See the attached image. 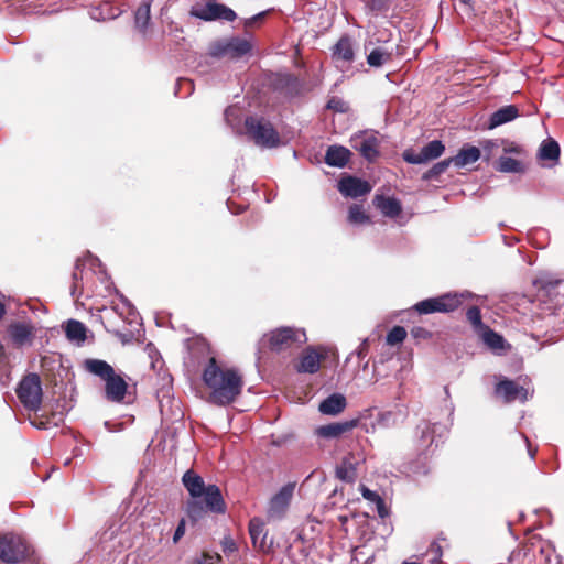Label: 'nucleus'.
Returning <instances> with one entry per match:
<instances>
[{
  "label": "nucleus",
  "mask_w": 564,
  "mask_h": 564,
  "mask_svg": "<svg viewBox=\"0 0 564 564\" xmlns=\"http://www.w3.org/2000/svg\"><path fill=\"white\" fill-rule=\"evenodd\" d=\"M51 424V421L50 419H46L45 421L42 420L40 421L39 423H35V425L39 427V429H47Z\"/></svg>",
  "instance_id": "obj_48"
},
{
  "label": "nucleus",
  "mask_w": 564,
  "mask_h": 564,
  "mask_svg": "<svg viewBox=\"0 0 564 564\" xmlns=\"http://www.w3.org/2000/svg\"><path fill=\"white\" fill-rule=\"evenodd\" d=\"M352 147L369 162L379 156L380 141L375 134L356 135L351 139Z\"/></svg>",
  "instance_id": "obj_16"
},
{
  "label": "nucleus",
  "mask_w": 564,
  "mask_h": 564,
  "mask_svg": "<svg viewBox=\"0 0 564 564\" xmlns=\"http://www.w3.org/2000/svg\"><path fill=\"white\" fill-rule=\"evenodd\" d=\"M307 340L304 329L282 326L264 334L261 345L273 352L300 348Z\"/></svg>",
  "instance_id": "obj_4"
},
{
  "label": "nucleus",
  "mask_w": 564,
  "mask_h": 564,
  "mask_svg": "<svg viewBox=\"0 0 564 564\" xmlns=\"http://www.w3.org/2000/svg\"><path fill=\"white\" fill-rule=\"evenodd\" d=\"M215 558H216L217 561H220V560H221V556H220L219 554H216V555H215Z\"/></svg>",
  "instance_id": "obj_58"
},
{
  "label": "nucleus",
  "mask_w": 564,
  "mask_h": 564,
  "mask_svg": "<svg viewBox=\"0 0 564 564\" xmlns=\"http://www.w3.org/2000/svg\"><path fill=\"white\" fill-rule=\"evenodd\" d=\"M326 108L329 110H333L335 112H340V113L347 112L349 110L348 104L346 101H344L341 98L336 97V96L332 97L327 101Z\"/></svg>",
  "instance_id": "obj_39"
},
{
  "label": "nucleus",
  "mask_w": 564,
  "mask_h": 564,
  "mask_svg": "<svg viewBox=\"0 0 564 564\" xmlns=\"http://www.w3.org/2000/svg\"><path fill=\"white\" fill-rule=\"evenodd\" d=\"M79 268H80V264L77 263L75 271L72 274L73 284L70 288V293H72V296L75 299H78L83 293V289L80 285V281L83 279V276H82L83 271Z\"/></svg>",
  "instance_id": "obj_38"
},
{
  "label": "nucleus",
  "mask_w": 564,
  "mask_h": 564,
  "mask_svg": "<svg viewBox=\"0 0 564 564\" xmlns=\"http://www.w3.org/2000/svg\"><path fill=\"white\" fill-rule=\"evenodd\" d=\"M8 336L15 348L32 346L35 326L31 322H12L7 327Z\"/></svg>",
  "instance_id": "obj_11"
},
{
  "label": "nucleus",
  "mask_w": 564,
  "mask_h": 564,
  "mask_svg": "<svg viewBox=\"0 0 564 564\" xmlns=\"http://www.w3.org/2000/svg\"><path fill=\"white\" fill-rule=\"evenodd\" d=\"M359 423L358 419L343 421V422H333L329 424L321 425L316 427L315 434L318 437L323 438H338L341 435L350 432L355 429Z\"/></svg>",
  "instance_id": "obj_17"
},
{
  "label": "nucleus",
  "mask_w": 564,
  "mask_h": 564,
  "mask_svg": "<svg viewBox=\"0 0 564 564\" xmlns=\"http://www.w3.org/2000/svg\"><path fill=\"white\" fill-rule=\"evenodd\" d=\"M227 547L229 550H235V543L232 541H229V544H227Z\"/></svg>",
  "instance_id": "obj_55"
},
{
  "label": "nucleus",
  "mask_w": 564,
  "mask_h": 564,
  "mask_svg": "<svg viewBox=\"0 0 564 564\" xmlns=\"http://www.w3.org/2000/svg\"><path fill=\"white\" fill-rule=\"evenodd\" d=\"M373 205L386 216L397 218L402 213V206L399 199L394 197H386L383 195H376Z\"/></svg>",
  "instance_id": "obj_21"
},
{
  "label": "nucleus",
  "mask_w": 564,
  "mask_h": 564,
  "mask_svg": "<svg viewBox=\"0 0 564 564\" xmlns=\"http://www.w3.org/2000/svg\"><path fill=\"white\" fill-rule=\"evenodd\" d=\"M84 368L99 377L105 382V397L108 401L115 403L123 402L127 391L128 383L107 361L101 359H86L84 361Z\"/></svg>",
  "instance_id": "obj_3"
},
{
  "label": "nucleus",
  "mask_w": 564,
  "mask_h": 564,
  "mask_svg": "<svg viewBox=\"0 0 564 564\" xmlns=\"http://www.w3.org/2000/svg\"><path fill=\"white\" fill-rule=\"evenodd\" d=\"M501 143L503 144V152L505 153H512L517 155H521L524 150L521 145L517 144L516 142H511L508 140H501Z\"/></svg>",
  "instance_id": "obj_43"
},
{
  "label": "nucleus",
  "mask_w": 564,
  "mask_h": 564,
  "mask_svg": "<svg viewBox=\"0 0 564 564\" xmlns=\"http://www.w3.org/2000/svg\"><path fill=\"white\" fill-rule=\"evenodd\" d=\"M481 338L484 343L490 347L491 349H501L503 348L505 339L501 335L489 328L488 326L485 327L481 332Z\"/></svg>",
  "instance_id": "obj_33"
},
{
  "label": "nucleus",
  "mask_w": 564,
  "mask_h": 564,
  "mask_svg": "<svg viewBox=\"0 0 564 564\" xmlns=\"http://www.w3.org/2000/svg\"><path fill=\"white\" fill-rule=\"evenodd\" d=\"M249 534L254 549L261 552H269L271 543L267 542V531L264 530V523L259 518H252L249 521Z\"/></svg>",
  "instance_id": "obj_18"
},
{
  "label": "nucleus",
  "mask_w": 564,
  "mask_h": 564,
  "mask_svg": "<svg viewBox=\"0 0 564 564\" xmlns=\"http://www.w3.org/2000/svg\"><path fill=\"white\" fill-rule=\"evenodd\" d=\"M360 491H361V495L362 497L368 500V501H371V502H377L380 498H382L379 494H377L376 491L373 490H370L369 488H367L365 485H361L360 487Z\"/></svg>",
  "instance_id": "obj_44"
},
{
  "label": "nucleus",
  "mask_w": 564,
  "mask_h": 564,
  "mask_svg": "<svg viewBox=\"0 0 564 564\" xmlns=\"http://www.w3.org/2000/svg\"><path fill=\"white\" fill-rule=\"evenodd\" d=\"M295 489L294 482L284 485L271 499L267 510L269 520L282 519L291 503Z\"/></svg>",
  "instance_id": "obj_9"
},
{
  "label": "nucleus",
  "mask_w": 564,
  "mask_h": 564,
  "mask_svg": "<svg viewBox=\"0 0 564 564\" xmlns=\"http://www.w3.org/2000/svg\"><path fill=\"white\" fill-rule=\"evenodd\" d=\"M52 417H53V419H56V420L54 421V425H55V426H57V425L59 424V422H63L62 413H59V414H55V413H54V414L52 415Z\"/></svg>",
  "instance_id": "obj_50"
},
{
  "label": "nucleus",
  "mask_w": 564,
  "mask_h": 564,
  "mask_svg": "<svg viewBox=\"0 0 564 564\" xmlns=\"http://www.w3.org/2000/svg\"><path fill=\"white\" fill-rule=\"evenodd\" d=\"M17 395L25 409L36 411L43 395L40 376L36 373L25 376L17 388Z\"/></svg>",
  "instance_id": "obj_7"
},
{
  "label": "nucleus",
  "mask_w": 564,
  "mask_h": 564,
  "mask_svg": "<svg viewBox=\"0 0 564 564\" xmlns=\"http://www.w3.org/2000/svg\"><path fill=\"white\" fill-rule=\"evenodd\" d=\"M35 58H36V61H41V59H42V56H41L40 54H36V55H35Z\"/></svg>",
  "instance_id": "obj_57"
},
{
  "label": "nucleus",
  "mask_w": 564,
  "mask_h": 564,
  "mask_svg": "<svg viewBox=\"0 0 564 564\" xmlns=\"http://www.w3.org/2000/svg\"><path fill=\"white\" fill-rule=\"evenodd\" d=\"M376 508H377V512H378V516L382 519L387 518L389 516V510L386 506V502L383 500V498H380L377 502H376Z\"/></svg>",
  "instance_id": "obj_45"
},
{
  "label": "nucleus",
  "mask_w": 564,
  "mask_h": 564,
  "mask_svg": "<svg viewBox=\"0 0 564 564\" xmlns=\"http://www.w3.org/2000/svg\"><path fill=\"white\" fill-rule=\"evenodd\" d=\"M369 182L356 176L347 175L338 182V191L346 197L358 198L371 192Z\"/></svg>",
  "instance_id": "obj_14"
},
{
  "label": "nucleus",
  "mask_w": 564,
  "mask_h": 564,
  "mask_svg": "<svg viewBox=\"0 0 564 564\" xmlns=\"http://www.w3.org/2000/svg\"><path fill=\"white\" fill-rule=\"evenodd\" d=\"M213 560V556L208 555L207 553L204 554V562H198V564H213L210 561Z\"/></svg>",
  "instance_id": "obj_51"
},
{
  "label": "nucleus",
  "mask_w": 564,
  "mask_h": 564,
  "mask_svg": "<svg viewBox=\"0 0 564 564\" xmlns=\"http://www.w3.org/2000/svg\"><path fill=\"white\" fill-rule=\"evenodd\" d=\"M495 392L498 397H501L506 403H511L518 399L522 402L528 400V390L507 378L496 384Z\"/></svg>",
  "instance_id": "obj_15"
},
{
  "label": "nucleus",
  "mask_w": 564,
  "mask_h": 564,
  "mask_svg": "<svg viewBox=\"0 0 564 564\" xmlns=\"http://www.w3.org/2000/svg\"><path fill=\"white\" fill-rule=\"evenodd\" d=\"M560 153L561 149L557 141H555L552 138H549L541 143L538 156L540 160L543 161L557 162L560 159Z\"/></svg>",
  "instance_id": "obj_28"
},
{
  "label": "nucleus",
  "mask_w": 564,
  "mask_h": 564,
  "mask_svg": "<svg viewBox=\"0 0 564 564\" xmlns=\"http://www.w3.org/2000/svg\"><path fill=\"white\" fill-rule=\"evenodd\" d=\"M203 381L210 390L208 402L225 406L236 401L241 394L243 380L234 368H221L216 358H209L204 371Z\"/></svg>",
  "instance_id": "obj_2"
},
{
  "label": "nucleus",
  "mask_w": 564,
  "mask_h": 564,
  "mask_svg": "<svg viewBox=\"0 0 564 564\" xmlns=\"http://www.w3.org/2000/svg\"><path fill=\"white\" fill-rule=\"evenodd\" d=\"M519 117V109L516 105H507L496 110L489 118L487 128L492 130L508 123Z\"/></svg>",
  "instance_id": "obj_20"
},
{
  "label": "nucleus",
  "mask_w": 564,
  "mask_h": 564,
  "mask_svg": "<svg viewBox=\"0 0 564 564\" xmlns=\"http://www.w3.org/2000/svg\"><path fill=\"white\" fill-rule=\"evenodd\" d=\"M151 21V2L142 1L134 11V25L143 35L147 34Z\"/></svg>",
  "instance_id": "obj_26"
},
{
  "label": "nucleus",
  "mask_w": 564,
  "mask_h": 564,
  "mask_svg": "<svg viewBox=\"0 0 564 564\" xmlns=\"http://www.w3.org/2000/svg\"><path fill=\"white\" fill-rule=\"evenodd\" d=\"M406 337V330L402 326H394L388 334H387V344L394 346L398 344H401Z\"/></svg>",
  "instance_id": "obj_37"
},
{
  "label": "nucleus",
  "mask_w": 564,
  "mask_h": 564,
  "mask_svg": "<svg viewBox=\"0 0 564 564\" xmlns=\"http://www.w3.org/2000/svg\"><path fill=\"white\" fill-rule=\"evenodd\" d=\"M86 326L76 319H69L65 326V334L69 340L85 341L87 335Z\"/></svg>",
  "instance_id": "obj_29"
},
{
  "label": "nucleus",
  "mask_w": 564,
  "mask_h": 564,
  "mask_svg": "<svg viewBox=\"0 0 564 564\" xmlns=\"http://www.w3.org/2000/svg\"><path fill=\"white\" fill-rule=\"evenodd\" d=\"M464 293H445L440 296L429 297L417 302L412 307L420 315L433 313H452L456 311L465 301Z\"/></svg>",
  "instance_id": "obj_5"
},
{
  "label": "nucleus",
  "mask_w": 564,
  "mask_h": 564,
  "mask_svg": "<svg viewBox=\"0 0 564 564\" xmlns=\"http://www.w3.org/2000/svg\"><path fill=\"white\" fill-rule=\"evenodd\" d=\"M326 357L322 347H306L301 356L295 369L300 373H316L321 369V362Z\"/></svg>",
  "instance_id": "obj_13"
},
{
  "label": "nucleus",
  "mask_w": 564,
  "mask_h": 564,
  "mask_svg": "<svg viewBox=\"0 0 564 564\" xmlns=\"http://www.w3.org/2000/svg\"><path fill=\"white\" fill-rule=\"evenodd\" d=\"M351 152L341 145H330L328 147L325 155V162L329 166L344 167L349 159Z\"/></svg>",
  "instance_id": "obj_24"
},
{
  "label": "nucleus",
  "mask_w": 564,
  "mask_h": 564,
  "mask_svg": "<svg viewBox=\"0 0 564 564\" xmlns=\"http://www.w3.org/2000/svg\"><path fill=\"white\" fill-rule=\"evenodd\" d=\"M182 481L193 498L186 503V513L193 522L205 517L207 512H226V503L218 486H206L203 478L192 469L183 475Z\"/></svg>",
  "instance_id": "obj_1"
},
{
  "label": "nucleus",
  "mask_w": 564,
  "mask_h": 564,
  "mask_svg": "<svg viewBox=\"0 0 564 564\" xmlns=\"http://www.w3.org/2000/svg\"><path fill=\"white\" fill-rule=\"evenodd\" d=\"M481 152L477 147L466 144L455 156L451 158V161L456 167H464L478 161Z\"/></svg>",
  "instance_id": "obj_23"
},
{
  "label": "nucleus",
  "mask_w": 564,
  "mask_h": 564,
  "mask_svg": "<svg viewBox=\"0 0 564 564\" xmlns=\"http://www.w3.org/2000/svg\"><path fill=\"white\" fill-rule=\"evenodd\" d=\"M445 151V147L440 140H433L424 145L420 152L406 150L403 152V159L411 164H422L440 158Z\"/></svg>",
  "instance_id": "obj_12"
},
{
  "label": "nucleus",
  "mask_w": 564,
  "mask_h": 564,
  "mask_svg": "<svg viewBox=\"0 0 564 564\" xmlns=\"http://www.w3.org/2000/svg\"><path fill=\"white\" fill-rule=\"evenodd\" d=\"M347 219L352 225H364L371 221L369 215L364 210V207L358 204H354L349 207Z\"/></svg>",
  "instance_id": "obj_34"
},
{
  "label": "nucleus",
  "mask_w": 564,
  "mask_h": 564,
  "mask_svg": "<svg viewBox=\"0 0 564 564\" xmlns=\"http://www.w3.org/2000/svg\"><path fill=\"white\" fill-rule=\"evenodd\" d=\"M358 356H359L360 358H361V357H364V356H365V351H364L362 349H361V350H359Z\"/></svg>",
  "instance_id": "obj_56"
},
{
  "label": "nucleus",
  "mask_w": 564,
  "mask_h": 564,
  "mask_svg": "<svg viewBox=\"0 0 564 564\" xmlns=\"http://www.w3.org/2000/svg\"><path fill=\"white\" fill-rule=\"evenodd\" d=\"M333 57L337 61L352 62L355 52L349 36H341L333 47Z\"/></svg>",
  "instance_id": "obj_27"
},
{
  "label": "nucleus",
  "mask_w": 564,
  "mask_h": 564,
  "mask_svg": "<svg viewBox=\"0 0 564 564\" xmlns=\"http://www.w3.org/2000/svg\"><path fill=\"white\" fill-rule=\"evenodd\" d=\"M462 4L466 6L468 10H473V0H459Z\"/></svg>",
  "instance_id": "obj_52"
},
{
  "label": "nucleus",
  "mask_w": 564,
  "mask_h": 564,
  "mask_svg": "<svg viewBox=\"0 0 564 564\" xmlns=\"http://www.w3.org/2000/svg\"><path fill=\"white\" fill-rule=\"evenodd\" d=\"M466 318L478 333L487 326L482 323L480 308L478 306L469 307L466 312Z\"/></svg>",
  "instance_id": "obj_36"
},
{
  "label": "nucleus",
  "mask_w": 564,
  "mask_h": 564,
  "mask_svg": "<svg viewBox=\"0 0 564 564\" xmlns=\"http://www.w3.org/2000/svg\"><path fill=\"white\" fill-rule=\"evenodd\" d=\"M191 15L204 21L225 20L232 22L237 18L236 12L229 7L212 1L202 8H192Z\"/></svg>",
  "instance_id": "obj_10"
},
{
  "label": "nucleus",
  "mask_w": 564,
  "mask_h": 564,
  "mask_svg": "<svg viewBox=\"0 0 564 564\" xmlns=\"http://www.w3.org/2000/svg\"><path fill=\"white\" fill-rule=\"evenodd\" d=\"M558 284H560V281L538 280L534 282V285L538 288L539 292L543 291L545 293H550V292L554 291Z\"/></svg>",
  "instance_id": "obj_42"
},
{
  "label": "nucleus",
  "mask_w": 564,
  "mask_h": 564,
  "mask_svg": "<svg viewBox=\"0 0 564 564\" xmlns=\"http://www.w3.org/2000/svg\"><path fill=\"white\" fill-rule=\"evenodd\" d=\"M227 547L229 550H235V543L232 541H229V544H227Z\"/></svg>",
  "instance_id": "obj_54"
},
{
  "label": "nucleus",
  "mask_w": 564,
  "mask_h": 564,
  "mask_svg": "<svg viewBox=\"0 0 564 564\" xmlns=\"http://www.w3.org/2000/svg\"><path fill=\"white\" fill-rule=\"evenodd\" d=\"M245 127L248 134L258 145L267 148L279 145L280 137L271 122L256 117H247Z\"/></svg>",
  "instance_id": "obj_6"
},
{
  "label": "nucleus",
  "mask_w": 564,
  "mask_h": 564,
  "mask_svg": "<svg viewBox=\"0 0 564 564\" xmlns=\"http://www.w3.org/2000/svg\"><path fill=\"white\" fill-rule=\"evenodd\" d=\"M4 352H6V349H4V346L0 343V357H4Z\"/></svg>",
  "instance_id": "obj_53"
},
{
  "label": "nucleus",
  "mask_w": 564,
  "mask_h": 564,
  "mask_svg": "<svg viewBox=\"0 0 564 564\" xmlns=\"http://www.w3.org/2000/svg\"><path fill=\"white\" fill-rule=\"evenodd\" d=\"M185 534V520L182 519L180 523L177 524L174 535H173V542L177 543L180 539Z\"/></svg>",
  "instance_id": "obj_46"
},
{
  "label": "nucleus",
  "mask_w": 564,
  "mask_h": 564,
  "mask_svg": "<svg viewBox=\"0 0 564 564\" xmlns=\"http://www.w3.org/2000/svg\"><path fill=\"white\" fill-rule=\"evenodd\" d=\"M4 313H6V305H4L2 295L0 294V319L2 318Z\"/></svg>",
  "instance_id": "obj_49"
},
{
  "label": "nucleus",
  "mask_w": 564,
  "mask_h": 564,
  "mask_svg": "<svg viewBox=\"0 0 564 564\" xmlns=\"http://www.w3.org/2000/svg\"><path fill=\"white\" fill-rule=\"evenodd\" d=\"M496 170L502 173H523L525 167L519 160L510 156H500Z\"/></svg>",
  "instance_id": "obj_31"
},
{
  "label": "nucleus",
  "mask_w": 564,
  "mask_h": 564,
  "mask_svg": "<svg viewBox=\"0 0 564 564\" xmlns=\"http://www.w3.org/2000/svg\"><path fill=\"white\" fill-rule=\"evenodd\" d=\"M28 555L25 542L13 534L0 535V560L8 564L23 561Z\"/></svg>",
  "instance_id": "obj_8"
},
{
  "label": "nucleus",
  "mask_w": 564,
  "mask_h": 564,
  "mask_svg": "<svg viewBox=\"0 0 564 564\" xmlns=\"http://www.w3.org/2000/svg\"><path fill=\"white\" fill-rule=\"evenodd\" d=\"M209 54L214 57L229 56L227 42H217L210 46Z\"/></svg>",
  "instance_id": "obj_40"
},
{
  "label": "nucleus",
  "mask_w": 564,
  "mask_h": 564,
  "mask_svg": "<svg viewBox=\"0 0 564 564\" xmlns=\"http://www.w3.org/2000/svg\"><path fill=\"white\" fill-rule=\"evenodd\" d=\"M265 14H267V12H260V13L247 19L245 21V26L252 28L256 23L261 22L264 19Z\"/></svg>",
  "instance_id": "obj_47"
},
{
  "label": "nucleus",
  "mask_w": 564,
  "mask_h": 564,
  "mask_svg": "<svg viewBox=\"0 0 564 564\" xmlns=\"http://www.w3.org/2000/svg\"><path fill=\"white\" fill-rule=\"evenodd\" d=\"M229 57L238 58L251 51V44L248 40L235 37L227 42Z\"/></svg>",
  "instance_id": "obj_30"
},
{
  "label": "nucleus",
  "mask_w": 564,
  "mask_h": 564,
  "mask_svg": "<svg viewBox=\"0 0 564 564\" xmlns=\"http://www.w3.org/2000/svg\"><path fill=\"white\" fill-rule=\"evenodd\" d=\"M347 406L345 395L340 393H333L319 403L318 410L326 415H337L341 413Z\"/></svg>",
  "instance_id": "obj_22"
},
{
  "label": "nucleus",
  "mask_w": 564,
  "mask_h": 564,
  "mask_svg": "<svg viewBox=\"0 0 564 564\" xmlns=\"http://www.w3.org/2000/svg\"><path fill=\"white\" fill-rule=\"evenodd\" d=\"M411 336L420 341V340H429L432 338L433 334L432 332H430L429 329L424 328V327H421V326H415L411 329Z\"/></svg>",
  "instance_id": "obj_41"
},
{
  "label": "nucleus",
  "mask_w": 564,
  "mask_h": 564,
  "mask_svg": "<svg viewBox=\"0 0 564 564\" xmlns=\"http://www.w3.org/2000/svg\"><path fill=\"white\" fill-rule=\"evenodd\" d=\"M417 430L420 431V446L429 449L436 437H442L445 427L438 423L422 422Z\"/></svg>",
  "instance_id": "obj_19"
},
{
  "label": "nucleus",
  "mask_w": 564,
  "mask_h": 564,
  "mask_svg": "<svg viewBox=\"0 0 564 564\" xmlns=\"http://www.w3.org/2000/svg\"><path fill=\"white\" fill-rule=\"evenodd\" d=\"M451 164H453L451 161V158L445 159L441 162H437L436 164H434L430 170H427L423 174L422 178L424 181L436 180L441 174H443L449 167Z\"/></svg>",
  "instance_id": "obj_35"
},
{
  "label": "nucleus",
  "mask_w": 564,
  "mask_h": 564,
  "mask_svg": "<svg viewBox=\"0 0 564 564\" xmlns=\"http://www.w3.org/2000/svg\"><path fill=\"white\" fill-rule=\"evenodd\" d=\"M336 477L347 484H352L357 479L356 465L352 462V456L349 454L345 456L335 469Z\"/></svg>",
  "instance_id": "obj_25"
},
{
  "label": "nucleus",
  "mask_w": 564,
  "mask_h": 564,
  "mask_svg": "<svg viewBox=\"0 0 564 564\" xmlns=\"http://www.w3.org/2000/svg\"><path fill=\"white\" fill-rule=\"evenodd\" d=\"M392 59V52L382 47L373 48L367 56V63L371 67H380Z\"/></svg>",
  "instance_id": "obj_32"
}]
</instances>
